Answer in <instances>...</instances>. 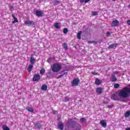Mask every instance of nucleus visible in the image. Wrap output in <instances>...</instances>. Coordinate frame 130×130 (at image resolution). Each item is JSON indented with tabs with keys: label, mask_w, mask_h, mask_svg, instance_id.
I'll return each instance as SVG.
<instances>
[{
	"label": "nucleus",
	"mask_w": 130,
	"mask_h": 130,
	"mask_svg": "<svg viewBox=\"0 0 130 130\" xmlns=\"http://www.w3.org/2000/svg\"><path fill=\"white\" fill-rule=\"evenodd\" d=\"M69 32V29L67 28H64L63 29V32L64 33V34H67V33H68Z\"/></svg>",
	"instance_id": "7c9ffc66"
},
{
	"label": "nucleus",
	"mask_w": 130,
	"mask_h": 130,
	"mask_svg": "<svg viewBox=\"0 0 130 130\" xmlns=\"http://www.w3.org/2000/svg\"><path fill=\"white\" fill-rule=\"evenodd\" d=\"M48 62H49V61H51V58H49L48 59Z\"/></svg>",
	"instance_id": "a19ab883"
},
{
	"label": "nucleus",
	"mask_w": 130,
	"mask_h": 130,
	"mask_svg": "<svg viewBox=\"0 0 130 130\" xmlns=\"http://www.w3.org/2000/svg\"><path fill=\"white\" fill-rule=\"evenodd\" d=\"M30 62L31 63V64H34V63H35V58H34V56L33 54H32L30 56Z\"/></svg>",
	"instance_id": "4468645a"
},
{
	"label": "nucleus",
	"mask_w": 130,
	"mask_h": 130,
	"mask_svg": "<svg viewBox=\"0 0 130 130\" xmlns=\"http://www.w3.org/2000/svg\"><path fill=\"white\" fill-rule=\"evenodd\" d=\"M130 116V111H127L124 114L125 117H128Z\"/></svg>",
	"instance_id": "393cba45"
},
{
	"label": "nucleus",
	"mask_w": 130,
	"mask_h": 130,
	"mask_svg": "<svg viewBox=\"0 0 130 130\" xmlns=\"http://www.w3.org/2000/svg\"><path fill=\"white\" fill-rule=\"evenodd\" d=\"M71 100V98L69 97L68 96H65L64 99V102H69Z\"/></svg>",
	"instance_id": "412c9836"
},
{
	"label": "nucleus",
	"mask_w": 130,
	"mask_h": 130,
	"mask_svg": "<svg viewBox=\"0 0 130 130\" xmlns=\"http://www.w3.org/2000/svg\"><path fill=\"white\" fill-rule=\"evenodd\" d=\"M95 84V85H101L102 84V81L99 78H96Z\"/></svg>",
	"instance_id": "2eb2a0df"
},
{
	"label": "nucleus",
	"mask_w": 130,
	"mask_h": 130,
	"mask_svg": "<svg viewBox=\"0 0 130 130\" xmlns=\"http://www.w3.org/2000/svg\"><path fill=\"white\" fill-rule=\"evenodd\" d=\"M55 5H58V4H59V2H58V1H55Z\"/></svg>",
	"instance_id": "ea45409f"
},
{
	"label": "nucleus",
	"mask_w": 130,
	"mask_h": 130,
	"mask_svg": "<svg viewBox=\"0 0 130 130\" xmlns=\"http://www.w3.org/2000/svg\"><path fill=\"white\" fill-rule=\"evenodd\" d=\"M81 34H82V31H80L78 34H77V38L79 40H81Z\"/></svg>",
	"instance_id": "cd10ccee"
},
{
	"label": "nucleus",
	"mask_w": 130,
	"mask_h": 130,
	"mask_svg": "<svg viewBox=\"0 0 130 130\" xmlns=\"http://www.w3.org/2000/svg\"><path fill=\"white\" fill-rule=\"evenodd\" d=\"M63 48H64V49H66V50H68V49H69V48H68V45H67V43H64L63 44Z\"/></svg>",
	"instance_id": "c85d7f7f"
},
{
	"label": "nucleus",
	"mask_w": 130,
	"mask_h": 130,
	"mask_svg": "<svg viewBox=\"0 0 130 130\" xmlns=\"http://www.w3.org/2000/svg\"><path fill=\"white\" fill-rule=\"evenodd\" d=\"M40 75L35 74L32 78L33 82H38L40 80Z\"/></svg>",
	"instance_id": "0eeeda50"
},
{
	"label": "nucleus",
	"mask_w": 130,
	"mask_h": 130,
	"mask_svg": "<svg viewBox=\"0 0 130 130\" xmlns=\"http://www.w3.org/2000/svg\"><path fill=\"white\" fill-rule=\"evenodd\" d=\"M36 15L37 17H43V16H44L42 11H40L39 10H36Z\"/></svg>",
	"instance_id": "1a4fd4ad"
},
{
	"label": "nucleus",
	"mask_w": 130,
	"mask_h": 130,
	"mask_svg": "<svg viewBox=\"0 0 130 130\" xmlns=\"http://www.w3.org/2000/svg\"><path fill=\"white\" fill-rule=\"evenodd\" d=\"M44 73H45V69H44V68H42L40 70V74L43 75L44 74Z\"/></svg>",
	"instance_id": "c756f323"
},
{
	"label": "nucleus",
	"mask_w": 130,
	"mask_h": 130,
	"mask_svg": "<svg viewBox=\"0 0 130 130\" xmlns=\"http://www.w3.org/2000/svg\"><path fill=\"white\" fill-rule=\"evenodd\" d=\"M100 123L101 125L103 126V127H106L107 126V123L105 120H101Z\"/></svg>",
	"instance_id": "9b49d317"
},
{
	"label": "nucleus",
	"mask_w": 130,
	"mask_h": 130,
	"mask_svg": "<svg viewBox=\"0 0 130 130\" xmlns=\"http://www.w3.org/2000/svg\"><path fill=\"white\" fill-rule=\"evenodd\" d=\"M127 23L128 25H130V20H127Z\"/></svg>",
	"instance_id": "79ce46f5"
},
{
	"label": "nucleus",
	"mask_w": 130,
	"mask_h": 130,
	"mask_svg": "<svg viewBox=\"0 0 130 130\" xmlns=\"http://www.w3.org/2000/svg\"><path fill=\"white\" fill-rule=\"evenodd\" d=\"M24 24H25V25H28V26L35 27V22H34V21L26 20L24 22Z\"/></svg>",
	"instance_id": "39448f33"
},
{
	"label": "nucleus",
	"mask_w": 130,
	"mask_h": 130,
	"mask_svg": "<svg viewBox=\"0 0 130 130\" xmlns=\"http://www.w3.org/2000/svg\"><path fill=\"white\" fill-rule=\"evenodd\" d=\"M91 0H80V4H83V3H85V4H87V3H89Z\"/></svg>",
	"instance_id": "a878e982"
},
{
	"label": "nucleus",
	"mask_w": 130,
	"mask_h": 130,
	"mask_svg": "<svg viewBox=\"0 0 130 130\" xmlns=\"http://www.w3.org/2000/svg\"><path fill=\"white\" fill-rule=\"evenodd\" d=\"M79 84H80V79H79V78L74 79L73 82H71L72 87H76L78 86Z\"/></svg>",
	"instance_id": "20e7f679"
},
{
	"label": "nucleus",
	"mask_w": 130,
	"mask_h": 130,
	"mask_svg": "<svg viewBox=\"0 0 130 130\" xmlns=\"http://www.w3.org/2000/svg\"><path fill=\"white\" fill-rule=\"evenodd\" d=\"M111 81L112 82H116L117 81V78H116L115 75L113 74L112 75Z\"/></svg>",
	"instance_id": "dca6fc26"
},
{
	"label": "nucleus",
	"mask_w": 130,
	"mask_h": 130,
	"mask_svg": "<svg viewBox=\"0 0 130 130\" xmlns=\"http://www.w3.org/2000/svg\"><path fill=\"white\" fill-rule=\"evenodd\" d=\"M118 95L121 98H127L130 96V88L125 87L123 89L120 90L118 93Z\"/></svg>",
	"instance_id": "f03ea898"
},
{
	"label": "nucleus",
	"mask_w": 130,
	"mask_h": 130,
	"mask_svg": "<svg viewBox=\"0 0 130 130\" xmlns=\"http://www.w3.org/2000/svg\"><path fill=\"white\" fill-rule=\"evenodd\" d=\"M119 25V21H118L116 19L112 21L111 24L112 27H118Z\"/></svg>",
	"instance_id": "6e6552de"
},
{
	"label": "nucleus",
	"mask_w": 130,
	"mask_h": 130,
	"mask_svg": "<svg viewBox=\"0 0 130 130\" xmlns=\"http://www.w3.org/2000/svg\"><path fill=\"white\" fill-rule=\"evenodd\" d=\"M54 27L55 29H59L60 28V25H59V23H55L54 24Z\"/></svg>",
	"instance_id": "f3484780"
},
{
	"label": "nucleus",
	"mask_w": 130,
	"mask_h": 130,
	"mask_svg": "<svg viewBox=\"0 0 130 130\" xmlns=\"http://www.w3.org/2000/svg\"><path fill=\"white\" fill-rule=\"evenodd\" d=\"M41 89H42V90H43V91H46V90H47V85H43L42 86Z\"/></svg>",
	"instance_id": "5701e85b"
},
{
	"label": "nucleus",
	"mask_w": 130,
	"mask_h": 130,
	"mask_svg": "<svg viewBox=\"0 0 130 130\" xmlns=\"http://www.w3.org/2000/svg\"><path fill=\"white\" fill-rule=\"evenodd\" d=\"M13 19L14 20V21H13V23H17L18 19L16 17H14Z\"/></svg>",
	"instance_id": "f704fd0d"
},
{
	"label": "nucleus",
	"mask_w": 130,
	"mask_h": 130,
	"mask_svg": "<svg viewBox=\"0 0 130 130\" xmlns=\"http://www.w3.org/2000/svg\"><path fill=\"white\" fill-rule=\"evenodd\" d=\"M68 130H81L82 126L80 124H76L75 121H68L66 123Z\"/></svg>",
	"instance_id": "f257e3e1"
},
{
	"label": "nucleus",
	"mask_w": 130,
	"mask_h": 130,
	"mask_svg": "<svg viewBox=\"0 0 130 130\" xmlns=\"http://www.w3.org/2000/svg\"><path fill=\"white\" fill-rule=\"evenodd\" d=\"M35 126H36V128H38L39 129H40V128H41V124L39 123H36L35 125Z\"/></svg>",
	"instance_id": "4be33fe9"
},
{
	"label": "nucleus",
	"mask_w": 130,
	"mask_h": 130,
	"mask_svg": "<svg viewBox=\"0 0 130 130\" xmlns=\"http://www.w3.org/2000/svg\"><path fill=\"white\" fill-rule=\"evenodd\" d=\"M58 127L59 128V129L62 130L63 129L64 125L63 123L62 122H59L58 123Z\"/></svg>",
	"instance_id": "f8f14e48"
},
{
	"label": "nucleus",
	"mask_w": 130,
	"mask_h": 130,
	"mask_svg": "<svg viewBox=\"0 0 130 130\" xmlns=\"http://www.w3.org/2000/svg\"><path fill=\"white\" fill-rule=\"evenodd\" d=\"M106 36H107L108 37L109 36H110V32L107 31V34H106Z\"/></svg>",
	"instance_id": "4c0bfd02"
},
{
	"label": "nucleus",
	"mask_w": 130,
	"mask_h": 130,
	"mask_svg": "<svg viewBox=\"0 0 130 130\" xmlns=\"http://www.w3.org/2000/svg\"><path fill=\"white\" fill-rule=\"evenodd\" d=\"M119 84L118 83H115L114 85V87L115 88V89H117L118 88H119Z\"/></svg>",
	"instance_id": "2f4dec72"
},
{
	"label": "nucleus",
	"mask_w": 130,
	"mask_h": 130,
	"mask_svg": "<svg viewBox=\"0 0 130 130\" xmlns=\"http://www.w3.org/2000/svg\"><path fill=\"white\" fill-rule=\"evenodd\" d=\"M66 75H68V72H64L63 73V74H61L59 76H58L57 77V79H60V78H62V77H63L64 76H66Z\"/></svg>",
	"instance_id": "aec40b11"
},
{
	"label": "nucleus",
	"mask_w": 130,
	"mask_h": 130,
	"mask_svg": "<svg viewBox=\"0 0 130 130\" xmlns=\"http://www.w3.org/2000/svg\"><path fill=\"white\" fill-rule=\"evenodd\" d=\"M61 70V66L59 65L58 63H54L53 65V67L52 68V71L53 73H57L59 72Z\"/></svg>",
	"instance_id": "7ed1b4c3"
},
{
	"label": "nucleus",
	"mask_w": 130,
	"mask_h": 130,
	"mask_svg": "<svg viewBox=\"0 0 130 130\" xmlns=\"http://www.w3.org/2000/svg\"><path fill=\"white\" fill-rule=\"evenodd\" d=\"M80 121H81V122H85V121H86V118L85 117H82L80 119Z\"/></svg>",
	"instance_id": "473e14b6"
},
{
	"label": "nucleus",
	"mask_w": 130,
	"mask_h": 130,
	"mask_svg": "<svg viewBox=\"0 0 130 130\" xmlns=\"http://www.w3.org/2000/svg\"><path fill=\"white\" fill-rule=\"evenodd\" d=\"M125 130H130V127L126 128Z\"/></svg>",
	"instance_id": "a18cd8bd"
},
{
	"label": "nucleus",
	"mask_w": 130,
	"mask_h": 130,
	"mask_svg": "<svg viewBox=\"0 0 130 130\" xmlns=\"http://www.w3.org/2000/svg\"><path fill=\"white\" fill-rule=\"evenodd\" d=\"M107 108L110 109L113 108V105H109L107 106Z\"/></svg>",
	"instance_id": "e433bc0d"
},
{
	"label": "nucleus",
	"mask_w": 130,
	"mask_h": 130,
	"mask_svg": "<svg viewBox=\"0 0 130 130\" xmlns=\"http://www.w3.org/2000/svg\"><path fill=\"white\" fill-rule=\"evenodd\" d=\"M91 0H80V4H83V3H85V4H87V3H89Z\"/></svg>",
	"instance_id": "bb28decb"
},
{
	"label": "nucleus",
	"mask_w": 130,
	"mask_h": 130,
	"mask_svg": "<svg viewBox=\"0 0 130 130\" xmlns=\"http://www.w3.org/2000/svg\"><path fill=\"white\" fill-rule=\"evenodd\" d=\"M2 128L3 130H10V128L6 125H3L2 126Z\"/></svg>",
	"instance_id": "b1692460"
},
{
	"label": "nucleus",
	"mask_w": 130,
	"mask_h": 130,
	"mask_svg": "<svg viewBox=\"0 0 130 130\" xmlns=\"http://www.w3.org/2000/svg\"><path fill=\"white\" fill-rule=\"evenodd\" d=\"M103 91V89H102V87H98L96 89V92L97 93V94H102V92Z\"/></svg>",
	"instance_id": "ddd939ff"
},
{
	"label": "nucleus",
	"mask_w": 130,
	"mask_h": 130,
	"mask_svg": "<svg viewBox=\"0 0 130 130\" xmlns=\"http://www.w3.org/2000/svg\"><path fill=\"white\" fill-rule=\"evenodd\" d=\"M118 94L117 93H115L113 94L111 96V99L114 100L115 101H118L119 100V98H118Z\"/></svg>",
	"instance_id": "423d86ee"
},
{
	"label": "nucleus",
	"mask_w": 130,
	"mask_h": 130,
	"mask_svg": "<svg viewBox=\"0 0 130 130\" xmlns=\"http://www.w3.org/2000/svg\"><path fill=\"white\" fill-rule=\"evenodd\" d=\"M92 75H97V74H96V72H92Z\"/></svg>",
	"instance_id": "c03bdc74"
},
{
	"label": "nucleus",
	"mask_w": 130,
	"mask_h": 130,
	"mask_svg": "<svg viewBox=\"0 0 130 130\" xmlns=\"http://www.w3.org/2000/svg\"><path fill=\"white\" fill-rule=\"evenodd\" d=\"M9 9H10V10H11V11L14 10V6H9Z\"/></svg>",
	"instance_id": "c9c22d12"
},
{
	"label": "nucleus",
	"mask_w": 130,
	"mask_h": 130,
	"mask_svg": "<svg viewBox=\"0 0 130 130\" xmlns=\"http://www.w3.org/2000/svg\"><path fill=\"white\" fill-rule=\"evenodd\" d=\"M26 110H27V111H28V112H31V113L34 112V110H33V108H32L30 107L26 108Z\"/></svg>",
	"instance_id": "a211bd4d"
},
{
	"label": "nucleus",
	"mask_w": 130,
	"mask_h": 130,
	"mask_svg": "<svg viewBox=\"0 0 130 130\" xmlns=\"http://www.w3.org/2000/svg\"><path fill=\"white\" fill-rule=\"evenodd\" d=\"M117 45H118V44H117V43L111 44L108 46V48L109 49H112L113 48H116V47L117 46Z\"/></svg>",
	"instance_id": "9d476101"
},
{
	"label": "nucleus",
	"mask_w": 130,
	"mask_h": 130,
	"mask_svg": "<svg viewBox=\"0 0 130 130\" xmlns=\"http://www.w3.org/2000/svg\"><path fill=\"white\" fill-rule=\"evenodd\" d=\"M12 18H13V19L16 17H15V15H14V14H12Z\"/></svg>",
	"instance_id": "37998d69"
},
{
	"label": "nucleus",
	"mask_w": 130,
	"mask_h": 130,
	"mask_svg": "<svg viewBox=\"0 0 130 130\" xmlns=\"http://www.w3.org/2000/svg\"><path fill=\"white\" fill-rule=\"evenodd\" d=\"M92 16H96L98 15V13L96 11H93L92 12Z\"/></svg>",
	"instance_id": "72a5a7b5"
},
{
	"label": "nucleus",
	"mask_w": 130,
	"mask_h": 130,
	"mask_svg": "<svg viewBox=\"0 0 130 130\" xmlns=\"http://www.w3.org/2000/svg\"><path fill=\"white\" fill-rule=\"evenodd\" d=\"M52 112H53V114H55L56 113H57V111H55L54 110H53Z\"/></svg>",
	"instance_id": "58836bf2"
},
{
	"label": "nucleus",
	"mask_w": 130,
	"mask_h": 130,
	"mask_svg": "<svg viewBox=\"0 0 130 130\" xmlns=\"http://www.w3.org/2000/svg\"><path fill=\"white\" fill-rule=\"evenodd\" d=\"M113 2H115L116 0H112Z\"/></svg>",
	"instance_id": "49530a36"
},
{
	"label": "nucleus",
	"mask_w": 130,
	"mask_h": 130,
	"mask_svg": "<svg viewBox=\"0 0 130 130\" xmlns=\"http://www.w3.org/2000/svg\"><path fill=\"white\" fill-rule=\"evenodd\" d=\"M32 69H33V64H29L27 68L28 72H31L32 71Z\"/></svg>",
	"instance_id": "6ab92c4d"
}]
</instances>
